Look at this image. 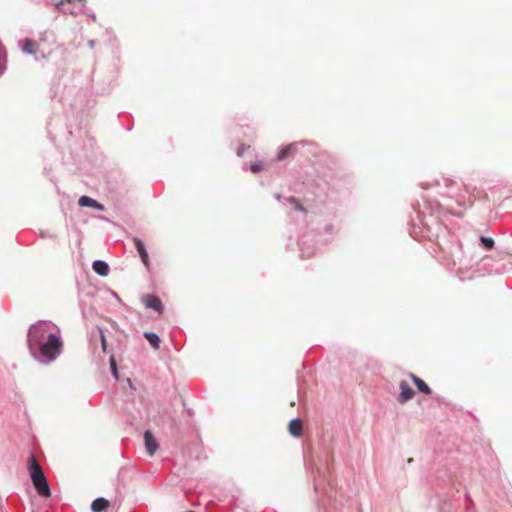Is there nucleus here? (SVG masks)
<instances>
[{"label": "nucleus", "instance_id": "f257e3e1", "mask_svg": "<svg viewBox=\"0 0 512 512\" xmlns=\"http://www.w3.org/2000/svg\"><path fill=\"white\" fill-rule=\"evenodd\" d=\"M27 466L30 478L32 480L33 486L35 487L37 493L45 498L51 496L50 487L48 481L45 477V474L38 463L37 459L34 455H31L27 460Z\"/></svg>", "mask_w": 512, "mask_h": 512}, {"label": "nucleus", "instance_id": "f03ea898", "mask_svg": "<svg viewBox=\"0 0 512 512\" xmlns=\"http://www.w3.org/2000/svg\"><path fill=\"white\" fill-rule=\"evenodd\" d=\"M40 356L46 361L55 360L63 350V341L60 335L49 333L47 340L39 346Z\"/></svg>", "mask_w": 512, "mask_h": 512}, {"label": "nucleus", "instance_id": "7ed1b4c3", "mask_svg": "<svg viewBox=\"0 0 512 512\" xmlns=\"http://www.w3.org/2000/svg\"><path fill=\"white\" fill-rule=\"evenodd\" d=\"M50 331V324L46 321H38L32 324L27 333V345L32 355L35 356L36 348L43 342Z\"/></svg>", "mask_w": 512, "mask_h": 512}, {"label": "nucleus", "instance_id": "20e7f679", "mask_svg": "<svg viewBox=\"0 0 512 512\" xmlns=\"http://www.w3.org/2000/svg\"><path fill=\"white\" fill-rule=\"evenodd\" d=\"M86 0H58L55 6L63 13L77 15L86 6Z\"/></svg>", "mask_w": 512, "mask_h": 512}, {"label": "nucleus", "instance_id": "39448f33", "mask_svg": "<svg viewBox=\"0 0 512 512\" xmlns=\"http://www.w3.org/2000/svg\"><path fill=\"white\" fill-rule=\"evenodd\" d=\"M142 302L147 308L157 311L159 314L163 312V305L159 297L151 294L144 295Z\"/></svg>", "mask_w": 512, "mask_h": 512}, {"label": "nucleus", "instance_id": "423d86ee", "mask_svg": "<svg viewBox=\"0 0 512 512\" xmlns=\"http://www.w3.org/2000/svg\"><path fill=\"white\" fill-rule=\"evenodd\" d=\"M399 388H400V394L398 397V401L400 403H405L414 397L415 392L406 381H401L399 383Z\"/></svg>", "mask_w": 512, "mask_h": 512}, {"label": "nucleus", "instance_id": "0eeeda50", "mask_svg": "<svg viewBox=\"0 0 512 512\" xmlns=\"http://www.w3.org/2000/svg\"><path fill=\"white\" fill-rule=\"evenodd\" d=\"M144 441L148 454L153 455L158 449V443L150 431H145Z\"/></svg>", "mask_w": 512, "mask_h": 512}, {"label": "nucleus", "instance_id": "6e6552de", "mask_svg": "<svg viewBox=\"0 0 512 512\" xmlns=\"http://www.w3.org/2000/svg\"><path fill=\"white\" fill-rule=\"evenodd\" d=\"M78 204L81 207H91L101 211L104 210V206L102 204L88 196H81L78 200Z\"/></svg>", "mask_w": 512, "mask_h": 512}, {"label": "nucleus", "instance_id": "1a4fd4ad", "mask_svg": "<svg viewBox=\"0 0 512 512\" xmlns=\"http://www.w3.org/2000/svg\"><path fill=\"white\" fill-rule=\"evenodd\" d=\"M133 241H134L135 247L140 255V258H141L143 264L146 267H149V257H148V254H147V251L145 249L143 242L138 238H134Z\"/></svg>", "mask_w": 512, "mask_h": 512}, {"label": "nucleus", "instance_id": "9d476101", "mask_svg": "<svg viewBox=\"0 0 512 512\" xmlns=\"http://www.w3.org/2000/svg\"><path fill=\"white\" fill-rule=\"evenodd\" d=\"M410 377L421 393L425 395H430L432 393L430 387L421 378L412 373L410 374Z\"/></svg>", "mask_w": 512, "mask_h": 512}, {"label": "nucleus", "instance_id": "9b49d317", "mask_svg": "<svg viewBox=\"0 0 512 512\" xmlns=\"http://www.w3.org/2000/svg\"><path fill=\"white\" fill-rule=\"evenodd\" d=\"M93 270L100 276H107L109 273V266L106 262L102 260H96L92 264Z\"/></svg>", "mask_w": 512, "mask_h": 512}, {"label": "nucleus", "instance_id": "f8f14e48", "mask_svg": "<svg viewBox=\"0 0 512 512\" xmlns=\"http://www.w3.org/2000/svg\"><path fill=\"white\" fill-rule=\"evenodd\" d=\"M289 432L294 437H299L302 434V421L300 419H293L290 421L288 426Z\"/></svg>", "mask_w": 512, "mask_h": 512}, {"label": "nucleus", "instance_id": "ddd939ff", "mask_svg": "<svg viewBox=\"0 0 512 512\" xmlns=\"http://www.w3.org/2000/svg\"><path fill=\"white\" fill-rule=\"evenodd\" d=\"M110 506V503L105 498H97L91 504V510L93 512H102Z\"/></svg>", "mask_w": 512, "mask_h": 512}, {"label": "nucleus", "instance_id": "4468645a", "mask_svg": "<svg viewBox=\"0 0 512 512\" xmlns=\"http://www.w3.org/2000/svg\"><path fill=\"white\" fill-rule=\"evenodd\" d=\"M22 50L27 54L35 55L37 52V43L32 39H25L22 42Z\"/></svg>", "mask_w": 512, "mask_h": 512}, {"label": "nucleus", "instance_id": "2eb2a0df", "mask_svg": "<svg viewBox=\"0 0 512 512\" xmlns=\"http://www.w3.org/2000/svg\"><path fill=\"white\" fill-rule=\"evenodd\" d=\"M144 336L154 349H159L161 340L157 334L153 332H146Z\"/></svg>", "mask_w": 512, "mask_h": 512}, {"label": "nucleus", "instance_id": "dca6fc26", "mask_svg": "<svg viewBox=\"0 0 512 512\" xmlns=\"http://www.w3.org/2000/svg\"><path fill=\"white\" fill-rule=\"evenodd\" d=\"M294 151L295 147L293 145H288L278 153L277 159L279 161L284 160L285 158L289 157Z\"/></svg>", "mask_w": 512, "mask_h": 512}, {"label": "nucleus", "instance_id": "f3484780", "mask_svg": "<svg viewBox=\"0 0 512 512\" xmlns=\"http://www.w3.org/2000/svg\"><path fill=\"white\" fill-rule=\"evenodd\" d=\"M288 201L293 205V208L297 211L306 212L300 201L294 197H290Z\"/></svg>", "mask_w": 512, "mask_h": 512}, {"label": "nucleus", "instance_id": "a211bd4d", "mask_svg": "<svg viewBox=\"0 0 512 512\" xmlns=\"http://www.w3.org/2000/svg\"><path fill=\"white\" fill-rule=\"evenodd\" d=\"M110 368H111V372H112L113 376L117 380L119 378V375H118V370H117V363H116L114 356L110 357Z\"/></svg>", "mask_w": 512, "mask_h": 512}, {"label": "nucleus", "instance_id": "6ab92c4d", "mask_svg": "<svg viewBox=\"0 0 512 512\" xmlns=\"http://www.w3.org/2000/svg\"><path fill=\"white\" fill-rule=\"evenodd\" d=\"M480 240L486 249H492L494 247L493 239L487 238V237H481Z\"/></svg>", "mask_w": 512, "mask_h": 512}, {"label": "nucleus", "instance_id": "aec40b11", "mask_svg": "<svg viewBox=\"0 0 512 512\" xmlns=\"http://www.w3.org/2000/svg\"><path fill=\"white\" fill-rule=\"evenodd\" d=\"M99 333H100V340H101L102 349L105 352L106 348H107V340H106V337H105L104 332L102 331V329H99Z\"/></svg>", "mask_w": 512, "mask_h": 512}, {"label": "nucleus", "instance_id": "412c9836", "mask_svg": "<svg viewBox=\"0 0 512 512\" xmlns=\"http://www.w3.org/2000/svg\"><path fill=\"white\" fill-rule=\"evenodd\" d=\"M263 164L261 162H258V163H254L251 165V171L253 173H258L260 172L262 169H263Z\"/></svg>", "mask_w": 512, "mask_h": 512}]
</instances>
